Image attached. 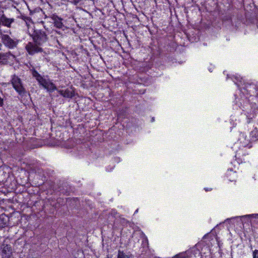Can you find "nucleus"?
<instances>
[{
    "mask_svg": "<svg viewBox=\"0 0 258 258\" xmlns=\"http://www.w3.org/2000/svg\"><path fill=\"white\" fill-rule=\"evenodd\" d=\"M18 25L16 20L13 18L7 17L4 11L0 8V25L9 28H15Z\"/></svg>",
    "mask_w": 258,
    "mask_h": 258,
    "instance_id": "nucleus-1",
    "label": "nucleus"
},
{
    "mask_svg": "<svg viewBox=\"0 0 258 258\" xmlns=\"http://www.w3.org/2000/svg\"><path fill=\"white\" fill-rule=\"evenodd\" d=\"M13 88L18 92L19 95L24 96L27 91L23 87L21 80L17 76H14L11 80Z\"/></svg>",
    "mask_w": 258,
    "mask_h": 258,
    "instance_id": "nucleus-2",
    "label": "nucleus"
},
{
    "mask_svg": "<svg viewBox=\"0 0 258 258\" xmlns=\"http://www.w3.org/2000/svg\"><path fill=\"white\" fill-rule=\"evenodd\" d=\"M32 36L33 40L38 45H42L48 39L45 32L40 30H35Z\"/></svg>",
    "mask_w": 258,
    "mask_h": 258,
    "instance_id": "nucleus-3",
    "label": "nucleus"
},
{
    "mask_svg": "<svg viewBox=\"0 0 258 258\" xmlns=\"http://www.w3.org/2000/svg\"><path fill=\"white\" fill-rule=\"evenodd\" d=\"M41 45L36 44L34 41L29 42L25 46V48L30 55H34V54L43 51V49L41 47Z\"/></svg>",
    "mask_w": 258,
    "mask_h": 258,
    "instance_id": "nucleus-4",
    "label": "nucleus"
},
{
    "mask_svg": "<svg viewBox=\"0 0 258 258\" xmlns=\"http://www.w3.org/2000/svg\"><path fill=\"white\" fill-rule=\"evenodd\" d=\"M2 40L6 46L11 49L16 47L19 41L18 39H13L7 34L2 35Z\"/></svg>",
    "mask_w": 258,
    "mask_h": 258,
    "instance_id": "nucleus-5",
    "label": "nucleus"
},
{
    "mask_svg": "<svg viewBox=\"0 0 258 258\" xmlns=\"http://www.w3.org/2000/svg\"><path fill=\"white\" fill-rule=\"evenodd\" d=\"M15 56L10 51L7 52H0V62L3 64H8L12 62Z\"/></svg>",
    "mask_w": 258,
    "mask_h": 258,
    "instance_id": "nucleus-6",
    "label": "nucleus"
},
{
    "mask_svg": "<svg viewBox=\"0 0 258 258\" xmlns=\"http://www.w3.org/2000/svg\"><path fill=\"white\" fill-rule=\"evenodd\" d=\"M12 254L11 246L9 244L3 245L2 255L3 258H10Z\"/></svg>",
    "mask_w": 258,
    "mask_h": 258,
    "instance_id": "nucleus-7",
    "label": "nucleus"
},
{
    "mask_svg": "<svg viewBox=\"0 0 258 258\" xmlns=\"http://www.w3.org/2000/svg\"><path fill=\"white\" fill-rule=\"evenodd\" d=\"M54 25L57 28L63 29L66 27L62 23V19L56 15H53L52 17Z\"/></svg>",
    "mask_w": 258,
    "mask_h": 258,
    "instance_id": "nucleus-8",
    "label": "nucleus"
},
{
    "mask_svg": "<svg viewBox=\"0 0 258 258\" xmlns=\"http://www.w3.org/2000/svg\"><path fill=\"white\" fill-rule=\"evenodd\" d=\"M9 218L6 215H0V227H5L7 225Z\"/></svg>",
    "mask_w": 258,
    "mask_h": 258,
    "instance_id": "nucleus-9",
    "label": "nucleus"
},
{
    "mask_svg": "<svg viewBox=\"0 0 258 258\" xmlns=\"http://www.w3.org/2000/svg\"><path fill=\"white\" fill-rule=\"evenodd\" d=\"M45 89L52 92L56 90V87L52 82L49 81Z\"/></svg>",
    "mask_w": 258,
    "mask_h": 258,
    "instance_id": "nucleus-10",
    "label": "nucleus"
},
{
    "mask_svg": "<svg viewBox=\"0 0 258 258\" xmlns=\"http://www.w3.org/2000/svg\"><path fill=\"white\" fill-rule=\"evenodd\" d=\"M117 258H133L132 254H127L122 251L118 250Z\"/></svg>",
    "mask_w": 258,
    "mask_h": 258,
    "instance_id": "nucleus-11",
    "label": "nucleus"
},
{
    "mask_svg": "<svg viewBox=\"0 0 258 258\" xmlns=\"http://www.w3.org/2000/svg\"><path fill=\"white\" fill-rule=\"evenodd\" d=\"M49 81V80H47L45 79H44L43 77H42L40 79V80L38 81L40 85L43 86V87L45 89L46 88Z\"/></svg>",
    "mask_w": 258,
    "mask_h": 258,
    "instance_id": "nucleus-12",
    "label": "nucleus"
},
{
    "mask_svg": "<svg viewBox=\"0 0 258 258\" xmlns=\"http://www.w3.org/2000/svg\"><path fill=\"white\" fill-rule=\"evenodd\" d=\"M74 96V92L67 89L64 91L63 97L66 98H72Z\"/></svg>",
    "mask_w": 258,
    "mask_h": 258,
    "instance_id": "nucleus-13",
    "label": "nucleus"
},
{
    "mask_svg": "<svg viewBox=\"0 0 258 258\" xmlns=\"http://www.w3.org/2000/svg\"><path fill=\"white\" fill-rule=\"evenodd\" d=\"M251 136L253 137V138H258V122H256L255 125V127H254V129L251 131Z\"/></svg>",
    "mask_w": 258,
    "mask_h": 258,
    "instance_id": "nucleus-14",
    "label": "nucleus"
},
{
    "mask_svg": "<svg viewBox=\"0 0 258 258\" xmlns=\"http://www.w3.org/2000/svg\"><path fill=\"white\" fill-rule=\"evenodd\" d=\"M32 74L33 77L35 78L36 80L38 81L42 77L40 74H39L37 71H36L35 70H33L32 71Z\"/></svg>",
    "mask_w": 258,
    "mask_h": 258,
    "instance_id": "nucleus-15",
    "label": "nucleus"
},
{
    "mask_svg": "<svg viewBox=\"0 0 258 258\" xmlns=\"http://www.w3.org/2000/svg\"><path fill=\"white\" fill-rule=\"evenodd\" d=\"M21 18L25 22L27 26H29V24L31 22V18L30 17L21 15Z\"/></svg>",
    "mask_w": 258,
    "mask_h": 258,
    "instance_id": "nucleus-16",
    "label": "nucleus"
},
{
    "mask_svg": "<svg viewBox=\"0 0 258 258\" xmlns=\"http://www.w3.org/2000/svg\"><path fill=\"white\" fill-rule=\"evenodd\" d=\"M240 217L241 218L248 217V218H254V219L257 220L256 221V222L258 223V214H250V215H246L241 216Z\"/></svg>",
    "mask_w": 258,
    "mask_h": 258,
    "instance_id": "nucleus-17",
    "label": "nucleus"
},
{
    "mask_svg": "<svg viewBox=\"0 0 258 258\" xmlns=\"http://www.w3.org/2000/svg\"><path fill=\"white\" fill-rule=\"evenodd\" d=\"M69 1L72 3H73V4L76 5V4H78L79 2H80L81 1V0H69ZM85 1L89 2L91 4L92 6H94V3L93 2V0H85Z\"/></svg>",
    "mask_w": 258,
    "mask_h": 258,
    "instance_id": "nucleus-18",
    "label": "nucleus"
},
{
    "mask_svg": "<svg viewBox=\"0 0 258 258\" xmlns=\"http://www.w3.org/2000/svg\"><path fill=\"white\" fill-rule=\"evenodd\" d=\"M253 258H258V250H254L252 252Z\"/></svg>",
    "mask_w": 258,
    "mask_h": 258,
    "instance_id": "nucleus-19",
    "label": "nucleus"
},
{
    "mask_svg": "<svg viewBox=\"0 0 258 258\" xmlns=\"http://www.w3.org/2000/svg\"><path fill=\"white\" fill-rule=\"evenodd\" d=\"M117 214V213L115 210H112L111 212L109 213V215L115 217L116 216Z\"/></svg>",
    "mask_w": 258,
    "mask_h": 258,
    "instance_id": "nucleus-20",
    "label": "nucleus"
},
{
    "mask_svg": "<svg viewBox=\"0 0 258 258\" xmlns=\"http://www.w3.org/2000/svg\"><path fill=\"white\" fill-rule=\"evenodd\" d=\"M4 105V99L0 96V107H3Z\"/></svg>",
    "mask_w": 258,
    "mask_h": 258,
    "instance_id": "nucleus-21",
    "label": "nucleus"
},
{
    "mask_svg": "<svg viewBox=\"0 0 258 258\" xmlns=\"http://www.w3.org/2000/svg\"><path fill=\"white\" fill-rule=\"evenodd\" d=\"M64 90H59L58 91V92L61 95H62L63 97V95H64Z\"/></svg>",
    "mask_w": 258,
    "mask_h": 258,
    "instance_id": "nucleus-22",
    "label": "nucleus"
},
{
    "mask_svg": "<svg viewBox=\"0 0 258 258\" xmlns=\"http://www.w3.org/2000/svg\"><path fill=\"white\" fill-rule=\"evenodd\" d=\"M238 217H233V218H228V219H227L225 221V222H226V221H230V220H232V219H235V218H238Z\"/></svg>",
    "mask_w": 258,
    "mask_h": 258,
    "instance_id": "nucleus-23",
    "label": "nucleus"
},
{
    "mask_svg": "<svg viewBox=\"0 0 258 258\" xmlns=\"http://www.w3.org/2000/svg\"><path fill=\"white\" fill-rule=\"evenodd\" d=\"M121 220L122 221V223H123V224L127 223V221L126 219H125L124 218H122Z\"/></svg>",
    "mask_w": 258,
    "mask_h": 258,
    "instance_id": "nucleus-24",
    "label": "nucleus"
},
{
    "mask_svg": "<svg viewBox=\"0 0 258 258\" xmlns=\"http://www.w3.org/2000/svg\"><path fill=\"white\" fill-rule=\"evenodd\" d=\"M55 33H57V34H61V33H60V31H55Z\"/></svg>",
    "mask_w": 258,
    "mask_h": 258,
    "instance_id": "nucleus-25",
    "label": "nucleus"
},
{
    "mask_svg": "<svg viewBox=\"0 0 258 258\" xmlns=\"http://www.w3.org/2000/svg\"><path fill=\"white\" fill-rule=\"evenodd\" d=\"M57 42L58 43V44H59V41L58 40H57Z\"/></svg>",
    "mask_w": 258,
    "mask_h": 258,
    "instance_id": "nucleus-26",
    "label": "nucleus"
},
{
    "mask_svg": "<svg viewBox=\"0 0 258 258\" xmlns=\"http://www.w3.org/2000/svg\"><path fill=\"white\" fill-rule=\"evenodd\" d=\"M154 120V118H152V121H153Z\"/></svg>",
    "mask_w": 258,
    "mask_h": 258,
    "instance_id": "nucleus-27",
    "label": "nucleus"
},
{
    "mask_svg": "<svg viewBox=\"0 0 258 258\" xmlns=\"http://www.w3.org/2000/svg\"><path fill=\"white\" fill-rule=\"evenodd\" d=\"M2 46V44L0 43V46Z\"/></svg>",
    "mask_w": 258,
    "mask_h": 258,
    "instance_id": "nucleus-28",
    "label": "nucleus"
}]
</instances>
